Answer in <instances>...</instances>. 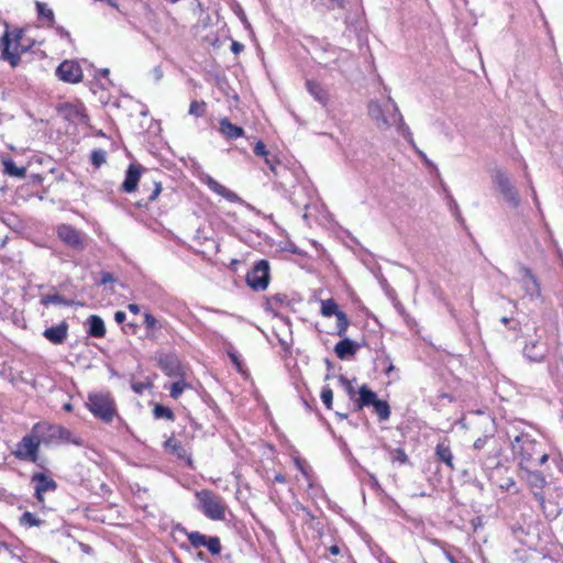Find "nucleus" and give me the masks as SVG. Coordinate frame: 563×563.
Instances as JSON below:
<instances>
[{"mask_svg":"<svg viewBox=\"0 0 563 563\" xmlns=\"http://www.w3.org/2000/svg\"><path fill=\"white\" fill-rule=\"evenodd\" d=\"M357 394L358 398L354 402V411L373 406L378 400L376 393L365 384L358 388Z\"/></svg>","mask_w":563,"mask_h":563,"instance_id":"412c9836","label":"nucleus"},{"mask_svg":"<svg viewBox=\"0 0 563 563\" xmlns=\"http://www.w3.org/2000/svg\"><path fill=\"white\" fill-rule=\"evenodd\" d=\"M141 174H142L141 165H136V164L129 165V167L125 172V179L121 185V190L123 192H128V194L135 191L137 184L140 181Z\"/></svg>","mask_w":563,"mask_h":563,"instance_id":"aec40b11","label":"nucleus"},{"mask_svg":"<svg viewBox=\"0 0 563 563\" xmlns=\"http://www.w3.org/2000/svg\"><path fill=\"white\" fill-rule=\"evenodd\" d=\"M107 153L106 151L99 148L93 150L90 155L91 164L95 167H100L106 162Z\"/></svg>","mask_w":563,"mask_h":563,"instance_id":"a19ab883","label":"nucleus"},{"mask_svg":"<svg viewBox=\"0 0 563 563\" xmlns=\"http://www.w3.org/2000/svg\"><path fill=\"white\" fill-rule=\"evenodd\" d=\"M144 324L148 330L161 329L157 319L150 312L144 313Z\"/></svg>","mask_w":563,"mask_h":563,"instance_id":"a18cd8bd","label":"nucleus"},{"mask_svg":"<svg viewBox=\"0 0 563 563\" xmlns=\"http://www.w3.org/2000/svg\"><path fill=\"white\" fill-rule=\"evenodd\" d=\"M158 366L167 376L181 377L184 375L181 363L175 354L159 356Z\"/></svg>","mask_w":563,"mask_h":563,"instance_id":"a211bd4d","label":"nucleus"},{"mask_svg":"<svg viewBox=\"0 0 563 563\" xmlns=\"http://www.w3.org/2000/svg\"><path fill=\"white\" fill-rule=\"evenodd\" d=\"M339 383L341 386L345 389L346 394L351 399H353L356 395V390L354 389L352 382L347 379L345 376L340 375L339 376Z\"/></svg>","mask_w":563,"mask_h":563,"instance_id":"c03bdc74","label":"nucleus"},{"mask_svg":"<svg viewBox=\"0 0 563 563\" xmlns=\"http://www.w3.org/2000/svg\"><path fill=\"white\" fill-rule=\"evenodd\" d=\"M207 185L210 190H212L213 192L223 197L224 199H227L230 202H236L240 200L239 196L234 191L228 189L227 187H224L223 185L218 183L212 177H208Z\"/></svg>","mask_w":563,"mask_h":563,"instance_id":"393cba45","label":"nucleus"},{"mask_svg":"<svg viewBox=\"0 0 563 563\" xmlns=\"http://www.w3.org/2000/svg\"><path fill=\"white\" fill-rule=\"evenodd\" d=\"M339 312H343L339 309L338 303L333 299L321 300V314L323 317H338Z\"/></svg>","mask_w":563,"mask_h":563,"instance_id":"72a5a7b5","label":"nucleus"},{"mask_svg":"<svg viewBox=\"0 0 563 563\" xmlns=\"http://www.w3.org/2000/svg\"><path fill=\"white\" fill-rule=\"evenodd\" d=\"M379 361L382 362V364L384 365L385 367V373L387 375L390 374V372H393L395 369V366L393 365V362L389 357V355H384L382 358H379Z\"/></svg>","mask_w":563,"mask_h":563,"instance_id":"3c124183","label":"nucleus"},{"mask_svg":"<svg viewBox=\"0 0 563 563\" xmlns=\"http://www.w3.org/2000/svg\"><path fill=\"white\" fill-rule=\"evenodd\" d=\"M352 561L351 555L349 553L341 554L340 559L335 560L334 563H350Z\"/></svg>","mask_w":563,"mask_h":563,"instance_id":"774afa93","label":"nucleus"},{"mask_svg":"<svg viewBox=\"0 0 563 563\" xmlns=\"http://www.w3.org/2000/svg\"><path fill=\"white\" fill-rule=\"evenodd\" d=\"M206 102L205 101H191L190 106H189V114L190 115H194L196 118H201L205 115L206 113Z\"/></svg>","mask_w":563,"mask_h":563,"instance_id":"4c0bfd02","label":"nucleus"},{"mask_svg":"<svg viewBox=\"0 0 563 563\" xmlns=\"http://www.w3.org/2000/svg\"><path fill=\"white\" fill-rule=\"evenodd\" d=\"M306 87L316 101L323 107L328 104L330 100L329 92L320 82L316 80H307Z\"/></svg>","mask_w":563,"mask_h":563,"instance_id":"5701e85b","label":"nucleus"},{"mask_svg":"<svg viewBox=\"0 0 563 563\" xmlns=\"http://www.w3.org/2000/svg\"><path fill=\"white\" fill-rule=\"evenodd\" d=\"M161 191H162L161 183H154V189L151 192V195L148 196V201H154L158 197Z\"/></svg>","mask_w":563,"mask_h":563,"instance_id":"4d7b16f0","label":"nucleus"},{"mask_svg":"<svg viewBox=\"0 0 563 563\" xmlns=\"http://www.w3.org/2000/svg\"><path fill=\"white\" fill-rule=\"evenodd\" d=\"M19 36L11 40L9 33L5 32L0 38L1 57L8 60L12 67L20 63V54L18 53Z\"/></svg>","mask_w":563,"mask_h":563,"instance_id":"dca6fc26","label":"nucleus"},{"mask_svg":"<svg viewBox=\"0 0 563 563\" xmlns=\"http://www.w3.org/2000/svg\"><path fill=\"white\" fill-rule=\"evenodd\" d=\"M87 409L103 423H111L118 416L117 404L109 391H92L87 396Z\"/></svg>","mask_w":563,"mask_h":563,"instance_id":"39448f33","label":"nucleus"},{"mask_svg":"<svg viewBox=\"0 0 563 563\" xmlns=\"http://www.w3.org/2000/svg\"><path fill=\"white\" fill-rule=\"evenodd\" d=\"M393 461L399 462L400 464H406L408 462V456L402 449H396L393 456Z\"/></svg>","mask_w":563,"mask_h":563,"instance_id":"09e8293b","label":"nucleus"},{"mask_svg":"<svg viewBox=\"0 0 563 563\" xmlns=\"http://www.w3.org/2000/svg\"><path fill=\"white\" fill-rule=\"evenodd\" d=\"M87 324H88V330H87L88 335H90L92 338H97V339L103 338L106 335V325H104L103 320L99 316L91 314L87 319Z\"/></svg>","mask_w":563,"mask_h":563,"instance_id":"bb28decb","label":"nucleus"},{"mask_svg":"<svg viewBox=\"0 0 563 563\" xmlns=\"http://www.w3.org/2000/svg\"><path fill=\"white\" fill-rule=\"evenodd\" d=\"M125 318H126V314H125V312H124V311L119 310V311H117V312L114 313V320H115V322H117L118 324L123 323V322L125 321Z\"/></svg>","mask_w":563,"mask_h":563,"instance_id":"e2e57ef3","label":"nucleus"},{"mask_svg":"<svg viewBox=\"0 0 563 563\" xmlns=\"http://www.w3.org/2000/svg\"><path fill=\"white\" fill-rule=\"evenodd\" d=\"M31 484L34 485V497L38 504L44 503L45 493L57 489V483L45 473H34L31 476Z\"/></svg>","mask_w":563,"mask_h":563,"instance_id":"2eb2a0df","label":"nucleus"},{"mask_svg":"<svg viewBox=\"0 0 563 563\" xmlns=\"http://www.w3.org/2000/svg\"><path fill=\"white\" fill-rule=\"evenodd\" d=\"M68 323L63 320L57 325L46 328L43 332V336L52 344H63L68 336Z\"/></svg>","mask_w":563,"mask_h":563,"instance_id":"6ab92c4d","label":"nucleus"},{"mask_svg":"<svg viewBox=\"0 0 563 563\" xmlns=\"http://www.w3.org/2000/svg\"><path fill=\"white\" fill-rule=\"evenodd\" d=\"M59 80L68 84H77L82 79V69L76 60H64L56 68Z\"/></svg>","mask_w":563,"mask_h":563,"instance_id":"ddd939ff","label":"nucleus"},{"mask_svg":"<svg viewBox=\"0 0 563 563\" xmlns=\"http://www.w3.org/2000/svg\"><path fill=\"white\" fill-rule=\"evenodd\" d=\"M191 547L199 549L206 548L212 555H219L222 550L220 538L217 536H206L199 531L186 532Z\"/></svg>","mask_w":563,"mask_h":563,"instance_id":"1a4fd4ad","label":"nucleus"},{"mask_svg":"<svg viewBox=\"0 0 563 563\" xmlns=\"http://www.w3.org/2000/svg\"><path fill=\"white\" fill-rule=\"evenodd\" d=\"M253 151H254L255 155L261 156V157L267 156L269 153L266 150V145L264 144L263 141H257Z\"/></svg>","mask_w":563,"mask_h":563,"instance_id":"8fccbe9b","label":"nucleus"},{"mask_svg":"<svg viewBox=\"0 0 563 563\" xmlns=\"http://www.w3.org/2000/svg\"><path fill=\"white\" fill-rule=\"evenodd\" d=\"M227 353L231 362L236 366L239 371H241L242 362L240 360V355L238 354V352L233 347H230L228 349Z\"/></svg>","mask_w":563,"mask_h":563,"instance_id":"de8ad7c7","label":"nucleus"},{"mask_svg":"<svg viewBox=\"0 0 563 563\" xmlns=\"http://www.w3.org/2000/svg\"><path fill=\"white\" fill-rule=\"evenodd\" d=\"M57 236L69 247L81 251L85 249L82 233L69 224L57 227Z\"/></svg>","mask_w":563,"mask_h":563,"instance_id":"4468645a","label":"nucleus"},{"mask_svg":"<svg viewBox=\"0 0 563 563\" xmlns=\"http://www.w3.org/2000/svg\"><path fill=\"white\" fill-rule=\"evenodd\" d=\"M350 327V320L345 312H339L336 317V332L340 338H346V331Z\"/></svg>","mask_w":563,"mask_h":563,"instance_id":"f704fd0d","label":"nucleus"},{"mask_svg":"<svg viewBox=\"0 0 563 563\" xmlns=\"http://www.w3.org/2000/svg\"><path fill=\"white\" fill-rule=\"evenodd\" d=\"M43 444L40 438L34 434V427L31 432L22 438L16 444L14 455L22 461H30L35 463L38 459V448Z\"/></svg>","mask_w":563,"mask_h":563,"instance_id":"423d86ee","label":"nucleus"},{"mask_svg":"<svg viewBox=\"0 0 563 563\" xmlns=\"http://www.w3.org/2000/svg\"><path fill=\"white\" fill-rule=\"evenodd\" d=\"M196 509L212 521L225 519L228 505L224 498L210 489H200L195 493Z\"/></svg>","mask_w":563,"mask_h":563,"instance_id":"20e7f679","label":"nucleus"},{"mask_svg":"<svg viewBox=\"0 0 563 563\" xmlns=\"http://www.w3.org/2000/svg\"><path fill=\"white\" fill-rule=\"evenodd\" d=\"M247 285L255 291L265 290L269 283V263L261 260L246 275Z\"/></svg>","mask_w":563,"mask_h":563,"instance_id":"6e6552de","label":"nucleus"},{"mask_svg":"<svg viewBox=\"0 0 563 563\" xmlns=\"http://www.w3.org/2000/svg\"><path fill=\"white\" fill-rule=\"evenodd\" d=\"M549 354V345L540 339H531L526 342L522 355L529 363H542Z\"/></svg>","mask_w":563,"mask_h":563,"instance_id":"9b49d317","label":"nucleus"},{"mask_svg":"<svg viewBox=\"0 0 563 563\" xmlns=\"http://www.w3.org/2000/svg\"><path fill=\"white\" fill-rule=\"evenodd\" d=\"M265 164L269 168V170L273 173L275 179L282 178L284 174L288 173V169L277 159L275 156L267 155L264 156Z\"/></svg>","mask_w":563,"mask_h":563,"instance_id":"c85d7f7f","label":"nucleus"},{"mask_svg":"<svg viewBox=\"0 0 563 563\" xmlns=\"http://www.w3.org/2000/svg\"><path fill=\"white\" fill-rule=\"evenodd\" d=\"M36 10L38 18L46 19L49 23V25H53L55 22L54 12L52 9L47 8V5L43 2L36 1L35 2Z\"/></svg>","mask_w":563,"mask_h":563,"instance_id":"e433bc0d","label":"nucleus"},{"mask_svg":"<svg viewBox=\"0 0 563 563\" xmlns=\"http://www.w3.org/2000/svg\"><path fill=\"white\" fill-rule=\"evenodd\" d=\"M490 440H493L492 437H488V435H485V437H482V438H478L475 442H474V450H481L483 449Z\"/></svg>","mask_w":563,"mask_h":563,"instance_id":"603ef678","label":"nucleus"},{"mask_svg":"<svg viewBox=\"0 0 563 563\" xmlns=\"http://www.w3.org/2000/svg\"><path fill=\"white\" fill-rule=\"evenodd\" d=\"M115 279H114V276L113 274L109 273V272H102L101 273V277H100V280H99V284L100 285H107L109 283H113Z\"/></svg>","mask_w":563,"mask_h":563,"instance_id":"5fc2aeb1","label":"nucleus"},{"mask_svg":"<svg viewBox=\"0 0 563 563\" xmlns=\"http://www.w3.org/2000/svg\"><path fill=\"white\" fill-rule=\"evenodd\" d=\"M34 434L40 438L43 444L45 445H56V444H75L82 445V440L80 437L74 435L73 432L60 426V424H52L48 422H37L34 424Z\"/></svg>","mask_w":563,"mask_h":563,"instance_id":"7ed1b4c3","label":"nucleus"},{"mask_svg":"<svg viewBox=\"0 0 563 563\" xmlns=\"http://www.w3.org/2000/svg\"><path fill=\"white\" fill-rule=\"evenodd\" d=\"M493 183L497 186L504 199L514 208L520 205V198L510 177L501 169H496L493 174Z\"/></svg>","mask_w":563,"mask_h":563,"instance_id":"0eeeda50","label":"nucleus"},{"mask_svg":"<svg viewBox=\"0 0 563 563\" xmlns=\"http://www.w3.org/2000/svg\"><path fill=\"white\" fill-rule=\"evenodd\" d=\"M207 185L210 190H212L213 192L223 197L224 199H227L230 202H236L240 200L239 196L234 191L228 189L227 187H224L223 185L218 183L212 177H208Z\"/></svg>","mask_w":563,"mask_h":563,"instance_id":"a878e982","label":"nucleus"},{"mask_svg":"<svg viewBox=\"0 0 563 563\" xmlns=\"http://www.w3.org/2000/svg\"><path fill=\"white\" fill-rule=\"evenodd\" d=\"M435 455L440 461L445 463L448 467L454 470L453 454L448 443H445L444 441L439 442L435 446Z\"/></svg>","mask_w":563,"mask_h":563,"instance_id":"cd10ccee","label":"nucleus"},{"mask_svg":"<svg viewBox=\"0 0 563 563\" xmlns=\"http://www.w3.org/2000/svg\"><path fill=\"white\" fill-rule=\"evenodd\" d=\"M58 114L71 123H82L86 121L85 108L81 103L64 102L57 108Z\"/></svg>","mask_w":563,"mask_h":563,"instance_id":"f3484780","label":"nucleus"},{"mask_svg":"<svg viewBox=\"0 0 563 563\" xmlns=\"http://www.w3.org/2000/svg\"><path fill=\"white\" fill-rule=\"evenodd\" d=\"M320 397H321V400L324 404V406L328 409H331L332 402H333V391L330 388V386H323Z\"/></svg>","mask_w":563,"mask_h":563,"instance_id":"79ce46f5","label":"nucleus"},{"mask_svg":"<svg viewBox=\"0 0 563 563\" xmlns=\"http://www.w3.org/2000/svg\"><path fill=\"white\" fill-rule=\"evenodd\" d=\"M219 124L220 133L224 135L228 140H236L244 135L243 128L231 123L228 118L220 119Z\"/></svg>","mask_w":563,"mask_h":563,"instance_id":"b1692460","label":"nucleus"},{"mask_svg":"<svg viewBox=\"0 0 563 563\" xmlns=\"http://www.w3.org/2000/svg\"><path fill=\"white\" fill-rule=\"evenodd\" d=\"M285 302H288V298L284 294H275L268 299L271 306H282Z\"/></svg>","mask_w":563,"mask_h":563,"instance_id":"49530a36","label":"nucleus"},{"mask_svg":"<svg viewBox=\"0 0 563 563\" xmlns=\"http://www.w3.org/2000/svg\"><path fill=\"white\" fill-rule=\"evenodd\" d=\"M545 486L540 487H529V489L532 492L534 498L538 500L544 516L552 520L558 518L562 510H563V501H555L551 499H545L543 495V489Z\"/></svg>","mask_w":563,"mask_h":563,"instance_id":"f8f14e48","label":"nucleus"},{"mask_svg":"<svg viewBox=\"0 0 563 563\" xmlns=\"http://www.w3.org/2000/svg\"><path fill=\"white\" fill-rule=\"evenodd\" d=\"M4 170L10 176L24 177L25 168L16 166L12 161L4 162Z\"/></svg>","mask_w":563,"mask_h":563,"instance_id":"58836bf2","label":"nucleus"},{"mask_svg":"<svg viewBox=\"0 0 563 563\" xmlns=\"http://www.w3.org/2000/svg\"><path fill=\"white\" fill-rule=\"evenodd\" d=\"M358 347L360 345L356 342L349 338H342V340L335 344L334 352L339 358L345 360L354 356Z\"/></svg>","mask_w":563,"mask_h":563,"instance_id":"4be33fe9","label":"nucleus"},{"mask_svg":"<svg viewBox=\"0 0 563 563\" xmlns=\"http://www.w3.org/2000/svg\"><path fill=\"white\" fill-rule=\"evenodd\" d=\"M484 525L482 517H475L471 520V526L473 528V531L476 532L479 528H482Z\"/></svg>","mask_w":563,"mask_h":563,"instance_id":"bf43d9fd","label":"nucleus"},{"mask_svg":"<svg viewBox=\"0 0 563 563\" xmlns=\"http://www.w3.org/2000/svg\"><path fill=\"white\" fill-rule=\"evenodd\" d=\"M328 550H329V552L332 555H341V554H343L341 548L339 545H336V544H333V545L329 547Z\"/></svg>","mask_w":563,"mask_h":563,"instance_id":"338daca9","label":"nucleus"},{"mask_svg":"<svg viewBox=\"0 0 563 563\" xmlns=\"http://www.w3.org/2000/svg\"><path fill=\"white\" fill-rule=\"evenodd\" d=\"M499 487L503 490L510 492L511 489L516 488V482L512 477H508L504 483L499 485Z\"/></svg>","mask_w":563,"mask_h":563,"instance_id":"864d4df0","label":"nucleus"},{"mask_svg":"<svg viewBox=\"0 0 563 563\" xmlns=\"http://www.w3.org/2000/svg\"><path fill=\"white\" fill-rule=\"evenodd\" d=\"M449 202H450L451 210L454 211L456 217H461L459 206L452 196L449 197Z\"/></svg>","mask_w":563,"mask_h":563,"instance_id":"0e129e2a","label":"nucleus"},{"mask_svg":"<svg viewBox=\"0 0 563 563\" xmlns=\"http://www.w3.org/2000/svg\"><path fill=\"white\" fill-rule=\"evenodd\" d=\"M500 449L493 448L487 456L482 461L483 467L487 471H493L500 465Z\"/></svg>","mask_w":563,"mask_h":563,"instance_id":"c756f323","label":"nucleus"},{"mask_svg":"<svg viewBox=\"0 0 563 563\" xmlns=\"http://www.w3.org/2000/svg\"><path fill=\"white\" fill-rule=\"evenodd\" d=\"M41 305L48 306L51 303L53 305H62V306H71L73 301L66 299L64 296L59 294H53V295H45L41 298Z\"/></svg>","mask_w":563,"mask_h":563,"instance_id":"7c9ffc66","label":"nucleus"},{"mask_svg":"<svg viewBox=\"0 0 563 563\" xmlns=\"http://www.w3.org/2000/svg\"><path fill=\"white\" fill-rule=\"evenodd\" d=\"M367 110L368 115L379 130L385 131L395 126L397 132L410 144V146L416 147L412 132L404 121V117L397 103L390 96L387 97V101L384 104L377 100H371L367 104Z\"/></svg>","mask_w":563,"mask_h":563,"instance_id":"f03ea898","label":"nucleus"},{"mask_svg":"<svg viewBox=\"0 0 563 563\" xmlns=\"http://www.w3.org/2000/svg\"><path fill=\"white\" fill-rule=\"evenodd\" d=\"M188 387L189 385L184 379H179L172 384L169 395L172 398L177 399Z\"/></svg>","mask_w":563,"mask_h":563,"instance_id":"ea45409f","label":"nucleus"},{"mask_svg":"<svg viewBox=\"0 0 563 563\" xmlns=\"http://www.w3.org/2000/svg\"><path fill=\"white\" fill-rule=\"evenodd\" d=\"M19 523L24 528H32L42 526L44 521L31 511H24L19 519Z\"/></svg>","mask_w":563,"mask_h":563,"instance_id":"473e14b6","label":"nucleus"},{"mask_svg":"<svg viewBox=\"0 0 563 563\" xmlns=\"http://www.w3.org/2000/svg\"><path fill=\"white\" fill-rule=\"evenodd\" d=\"M518 273L520 275L519 283L526 296H528L531 299L540 298L541 285L538 277L533 274V272L529 267L520 265L518 268Z\"/></svg>","mask_w":563,"mask_h":563,"instance_id":"9d476101","label":"nucleus"},{"mask_svg":"<svg viewBox=\"0 0 563 563\" xmlns=\"http://www.w3.org/2000/svg\"><path fill=\"white\" fill-rule=\"evenodd\" d=\"M244 49V45L240 42H236V41H233L232 44H231V51L233 54L238 55L240 54L241 52H243Z\"/></svg>","mask_w":563,"mask_h":563,"instance_id":"052dcab7","label":"nucleus"},{"mask_svg":"<svg viewBox=\"0 0 563 563\" xmlns=\"http://www.w3.org/2000/svg\"><path fill=\"white\" fill-rule=\"evenodd\" d=\"M238 15H239L240 20L242 21V23L244 24V26L246 29H250L251 27L250 22L247 21V18L242 9H240L238 11Z\"/></svg>","mask_w":563,"mask_h":563,"instance_id":"69168bd1","label":"nucleus"},{"mask_svg":"<svg viewBox=\"0 0 563 563\" xmlns=\"http://www.w3.org/2000/svg\"><path fill=\"white\" fill-rule=\"evenodd\" d=\"M374 411L378 416L379 421H386L390 417V406L386 400L378 399L373 405Z\"/></svg>","mask_w":563,"mask_h":563,"instance_id":"2f4dec72","label":"nucleus"},{"mask_svg":"<svg viewBox=\"0 0 563 563\" xmlns=\"http://www.w3.org/2000/svg\"><path fill=\"white\" fill-rule=\"evenodd\" d=\"M514 460L519 467V477L528 487L547 486L549 454L543 444L528 433H520L511 440Z\"/></svg>","mask_w":563,"mask_h":563,"instance_id":"f257e3e1","label":"nucleus"},{"mask_svg":"<svg viewBox=\"0 0 563 563\" xmlns=\"http://www.w3.org/2000/svg\"><path fill=\"white\" fill-rule=\"evenodd\" d=\"M55 31L58 34V36H60L62 38H65L69 43H71L73 40H71L70 33L65 27L58 25L55 27Z\"/></svg>","mask_w":563,"mask_h":563,"instance_id":"6e6d98bb","label":"nucleus"},{"mask_svg":"<svg viewBox=\"0 0 563 563\" xmlns=\"http://www.w3.org/2000/svg\"><path fill=\"white\" fill-rule=\"evenodd\" d=\"M165 446L168 448V449H172L175 453H177V455L179 457H183L184 454H185V449L184 446L181 445L180 442H178L176 439L174 438H169L166 442H165Z\"/></svg>","mask_w":563,"mask_h":563,"instance_id":"37998d69","label":"nucleus"},{"mask_svg":"<svg viewBox=\"0 0 563 563\" xmlns=\"http://www.w3.org/2000/svg\"><path fill=\"white\" fill-rule=\"evenodd\" d=\"M153 415L156 419H166L168 421L175 420V413L173 412V410L163 405H155L153 409Z\"/></svg>","mask_w":563,"mask_h":563,"instance_id":"c9c22d12","label":"nucleus"},{"mask_svg":"<svg viewBox=\"0 0 563 563\" xmlns=\"http://www.w3.org/2000/svg\"><path fill=\"white\" fill-rule=\"evenodd\" d=\"M529 188L531 190V197H532V200L537 207V209L541 212V206H540V201H539V198H538V195H537V191L532 185V183L529 180Z\"/></svg>","mask_w":563,"mask_h":563,"instance_id":"13d9d810","label":"nucleus"},{"mask_svg":"<svg viewBox=\"0 0 563 563\" xmlns=\"http://www.w3.org/2000/svg\"><path fill=\"white\" fill-rule=\"evenodd\" d=\"M152 75L155 81H159L163 78V69L161 66H156L152 70Z\"/></svg>","mask_w":563,"mask_h":563,"instance_id":"680f3d73","label":"nucleus"}]
</instances>
